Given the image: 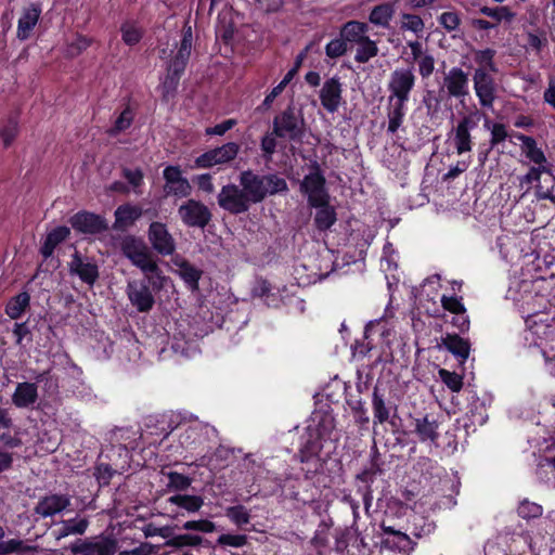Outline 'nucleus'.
<instances>
[{
	"mask_svg": "<svg viewBox=\"0 0 555 555\" xmlns=\"http://www.w3.org/2000/svg\"><path fill=\"white\" fill-rule=\"evenodd\" d=\"M346 403L351 410L356 425L360 429H369L370 416L367 414V409L365 408V402L362 398L360 396L348 395Z\"/></svg>",
	"mask_w": 555,
	"mask_h": 555,
	"instance_id": "2f4dec72",
	"label": "nucleus"
},
{
	"mask_svg": "<svg viewBox=\"0 0 555 555\" xmlns=\"http://www.w3.org/2000/svg\"><path fill=\"white\" fill-rule=\"evenodd\" d=\"M192 29L186 26L183 29V36L173 60L169 63L170 72L183 73L192 51Z\"/></svg>",
	"mask_w": 555,
	"mask_h": 555,
	"instance_id": "393cba45",
	"label": "nucleus"
},
{
	"mask_svg": "<svg viewBox=\"0 0 555 555\" xmlns=\"http://www.w3.org/2000/svg\"><path fill=\"white\" fill-rule=\"evenodd\" d=\"M176 428L177 422L172 414L150 415L145 421V430L141 437L149 446L160 444Z\"/></svg>",
	"mask_w": 555,
	"mask_h": 555,
	"instance_id": "6e6552de",
	"label": "nucleus"
},
{
	"mask_svg": "<svg viewBox=\"0 0 555 555\" xmlns=\"http://www.w3.org/2000/svg\"><path fill=\"white\" fill-rule=\"evenodd\" d=\"M371 405L373 412V425L389 424L397 426L398 404L386 393V389L375 385L372 391Z\"/></svg>",
	"mask_w": 555,
	"mask_h": 555,
	"instance_id": "423d86ee",
	"label": "nucleus"
},
{
	"mask_svg": "<svg viewBox=\"0 0 555 555\" xmlns=\"http://www.w3.org/2000/svg\"><path fill=\"white\" fill-rule=\"evenodd\" d=\"M165 546L182 550L184 547L210 546V542L198 533H180L165 542Z\"/></svg>",
	"mask_w": 555,
	"mask_h": 555,
	"instance_id": "473e14b6",
	"label": "nucleus"
},
{
	"mask_svg": "<svg viewBox=\"0 0 555 555\" xmlns=\"http://www.w3.org/2000/svg\"><path fill=\"white\" fill-rule=\"evenodd\" d=\"M147 238L152 248L160 256H171L175 254L177 245L173 236L168 231L165 223L153 221L147 229Z\"/></svg>",
	"mask_w": 555,
	"mask_h": 555,
	"instance_id": "f8f14e48",
	"label": "nucleus"
},
{
	"mask_svg": "<svg viewBox=\"0 0 555 555\" xmlns=\"http://www.w3.org/2000/svg\"><path fill=\"white\" fill-rule=\"evenodd\" d=\"M305 128L304 116L294 106H288L273 120V132L280 139H299L305 134Z\"/></svg>",
	"mask_w": 555,
	"mask_h": 555,
	"instance_id": "39448f33",
	"label": "nucleus"
},
{
	"mask_svg": "<svg viewBox=\"0 0 555 555\" xmlns=\"http://www.w3.org/2000/svg\"><path fill=\"white\" fill-rule=\"evenodd\" d=\"M211 428L201 422H192L179 434L182 449L191 453H202L207 448Z\"/></svg>",
	"mask_w": 555,
	"mask_h": 555,
	"instance_id": "1a4fd4ad",
	"label": "nucleus"
},
{
	"mask_svg": "<svg viewBox=\"0 0 555 555\" xmlns=\"http://www.w3.org/2000/svg\"><path fill=\"white\" fill-rule=\"evenodd\" d=\"M300 193L307 196L309 206H320L324 198H331L326 189V179L318 163H313L311 170L299 184Z\"/></svg>",
	"mask_w": 555,
	"mask_h": 555,
	"instance_id": "20e7f679",
	"label": "nucleus"
},
{
	"mask_svg": "<svg viewBox=\"0 0 555 555\" xmlns=\"http://www.w3.org/2000/svg\"><path fill=\"white\" fill-rule=\"evenodd\" d=\"M263 185L267 195H275L278 193H283L288 190L286 180L274 173L263 176Z\"/></svg>",
	"mask_w": 555,
	"mask_h": 555,
	"instance_id": "de8ad7c7",
	"label": "nucleus"
},
{
	"mask_svg": "<svg viewBox=\"0 0 555 555\" xmlns=\"http://www.w3.org/2000/svg\"><path fill=\"white\" fill-rule=\"evenodd\" d=\"M395 14V4L385 2L374 7L370 13L369 21L383 28H387Z\"/></svg>",
	"mask_w": 555,
	"mask_h": 555,
	"instance_id": "c9c22d12",
	"label": "nucleus"
},
{
	"mask_svg": "<svg viewBox=\"0 0 555 555\" xmlns=\"http://www.w3.org/2000/svg\"><path fill=\"white\" fill-rule=\"evenodd\" d=\"M238 149L240 146L234 141H228L222 146L217 147L216 151L220 152V154L216 156L218 164H224L232 160L236 156Z\"/></svg>",
	"mask_w": 555,
	"mask_h": 555,
	"instance_id": "052dcab7",
	"label": "nucleus"
},
{
	"mask_svg": "<svg viewBox=\"0 0 555 555\" xmlns=\"http://www.w3.org/2000/svg\"><path fill=\"white\" fill-rule=\"evenodd\" d=\"M225 515L237 527H243L250 521L249 512L241 504L228 507Z\"/></svg>",
	"mask_w": 555,
	"mask_h": 555,
	"instance_id": "09e8293b",
	"label": "nucleus"
},
{
	"mask_svg": "<svg viewBox=\"0 0 555 555\" xmlns=\"http://www.w3.org/2000/svg\"><path fill=\"white\" fill-rule=\"evenodd\" d=\"M438 22L447 31H453L459 28L461 18L456 12L448 11L439 16Z\"/></svg>",
	"mask_w": 555,
	"mask_h": 555,
	"instance_id": "69168bd1",
	"label": "nucleus"
},
{
	"mask_svg": "<svg viewBox=\"0 0 555 555\" xmlns=\"http://www.w3.org/2000/svg\"><path fill=\"white\" fill-rule=\"evenodd\" d=\"M119 249L121 255L144 274H153L158 280L166 279L157 262L153 259L149 246L141 237L133 234L125 235L119 242Z\"/></svg>",
	"mask_w": 555,
	"mask_h": 555,
	"instance_id": "f03ea898",
	"label": "nucleus"
},
{
	"mask_svg": "<svg viewBox=\"0 0 555 555\" xmlns=\"http://www.w3.org/2000/svg\"><path fill=\"white\" fill-rule=\"evenodd\" d=\"M41 14L39 4L31 3L25 8L17 23L16 36L20 40H27L34 27L37 25Z\"/></svg>",
	"mask_w": 555,
	"mask_h": 555,
	"instance_id": "a878e982",
	"label": "nucleus"
},
{
	"mask_svg": "<svg viewBox=\"0 0 555 555\" xmlns=\"http://www.w3.org/2000/svg\"><path fill=\"white\" fill-rule=\"evenodd\" d=\"M331 198H324V203L320 206H311L315 208L314 215V225L321 231H327L331 229L337 221V212L334 206L330 204Z\"/></svg>",
	"mask_w": 555,
	"mask_h": 555,
	"instance_id": "cd10ccee",
	"label": "nucleus"
},
{
	"mask_svg": "<svg viewBox=\"0 0 555 555\" xmlns=\"http://www.w3.org/2000/svg\"><path fill=\"white\" fill-rule=\"evenodd\" d=\"M165 192L168 195H175L182 198L191 195L192 186L186 178L181 177L179 182L165 184Z\"/></svg>",
	"mask_w": 555,
	"mask_h": 555,
	"instance_id": "3c124183",
	"label": "nucleus"
},
{
	"mask_svg": "<svg viewBox=\"0 0 555 555\" xmlns=\"http://www.w3.org/2000/svg\"><path fill=\"white\" fill-rule=\"evenodd\" d=\"M168 73L162 83V89L165 98L172 95L178 87L180 76L182 73L170 72V66L167 68Z\"/></svg>",
	"mask_w": 555,
	"mask_h": 555,
	"instance_id": "e2e57ef3",
	"label": "nucleus"
},
{
	"mask_svg": "<svg viewBox=\"0 0 555 555\" xmlns=\"http://www.w3.org/2000/svg\"><path fill=\"white\" fill-rule=\"evenodd\" d=\"M168 503L176 505L188 513H196L204 505V500L199 495L175 494L168 498Z\"/></svg>",
	"mask_w": 555,
	"mask_h": 555,
	"instance_id": "e433bc0d",
	"label": "nucleus"
},
{
	"mask_svg": "<svg viewBox=\"0 0 555 555\" xmlns=\"http://www.w3.org/2000/svg\"><path fill=\"white\" fill-rule=\"evenodd\" d=\"M339 435L332 410L314 411L299 437L298 457L302 464H311L306 469V478L319 474L327 457L336 449Z\"/></svg>",
	"mask_w": 555,
	"mask_h": 555,
	"instance_id": "f257e3e1",
	"label": "nucleus"
},
{
	"mask_svg": "<svg viewBox=\"0 0 555 555\" xmlns=\"http://www.w3.org/2000/svg\"><path fill=\"white\" fill-rule=\"evenodd\" d=\"M553 168L551 167H547V166H537V167H531L528 172L521 178V183H525V184H533V183H540V179H541V175L542 173H547L550 176L553 177V179H555L554 175H553Z\"/></svg>",
	"mask_w": 555,
	"mask_h": 555,
	"instance_id": "13d9d810",
	"label": "nucleus"
},
{
	"mask_svg": "<svg viewBox=\"0 0 555 555\" xmlns=\"http://www.w3.org/2000/svg\"><path fill=\"white\" fill-rule=\"evenodd\" d=\"M378 53V48L375 41L371 40L369 37L358 43L357 52L354 55V60L358 63H366L372 57L376 56Z\"/></svg>",
	"mask_w": 555,
	"mask_h": 555,
	"instance_id": "a18cd8bd",
	"label": "nucleus"
},
{
	"mask_svg": "<svg viewBox=\"0 0 555 555\" xmlns=\"http://www.w3.org/2000/svg\"><path fill=\"white\" fill-rule=\"evenodd\" d=\"M367 24L358 21H350L344 25L341 36L347 41L359 43L367 38Z\"/></svg>",
	"mask_w": 555,
	"mask_h": 555,
	"instance_id": "58836bf2",
	"label": "nucleus"
},
{
	"mask_svg": "<svg viewBox=\"0 0 555 555\" xmlns=\"http://www.w3.org/2000/svg\"><path fill=\"white\" fill-rule=\"evenodd\" d=\"M405 115V105L389 103L387 134L393 135L400 128Z\"/></svg>",
	"mask_w": 555,
	"mask_h": 555,
	"instance_id": "37998d69",
	"label": "nucleus"
},
{
	"mask_svg": "<svg viewBox=\"0 0 555 555\" xmlns=\"http://www.w3.org/2000/svg\"><path fill=\"white\" fill-rule=\"evenodd\" d=\"M178 216L188 228L204 230L211 221L210 209L201 201L190 198L178 208Z\"/></svg>",
	"mask_w": 555,
	"mask_h": 555,
	"instance_id": "9d476101",
	"label": "nucleus"
},
{
	"mask_svg": "<svg viewBox=\"0 0 555 555\" xmlns=\"http://www.w3.org/2000/svg\"><path fill=\"white\" fill-rule=\"evenodd\" d=\"M70 234V230L66 225H59L52 229L46 236L40 246V254L44 259L50 258L57 245L64 242Z\"/></svg>",
	"mask_w": 555,
	"mask_h": 555,
	"instance_id": "c85d7f7f",
	"label": "nucleus"
},
{
	"mask_svg": "<svg viewBox=\"0 0 555 555\" xmlns=\"http://www.w3.org/2000/svg\"><path fill=\"white\" fill-rule=\"evenodd\" d=\"M481 119H485V126L490 129V121L477 109L466 115L455 128V139H469L470 130L476 128Z\"/></svg>",
	"mask_w": 555,
	"mask_h": 555,
	"instance_id": "72a5a7b5",
	"label": "nucleus"
},
{
	"mask_svg": "<svg viewBox=\"0 0 555 555\" xmlns=\"http://www.w3.org/2000/svg\"><path fill=\"white\" fill-rule=\"evenodd\" d=\"M74 555H114L117 551L116 540L100 537L98 540H77L70 545Z\"/></svg>",
	"mask_w": 555,
	"mask_h": 555,
	"instance_id": "4468645a",
	"label": "nucleus"
},
{
	"mask_svg": "<svg viewBox=\"0 0 555 555\" xmlns=\"http://www.w3.org/2000/svg\"><path fill=\"white\" fill-rule=\"evenodd\" d=\"M414 434L417 436L420 442H430L434 444L438 443L439 435V423L433 414H425L421 417L413 420Z\"/></svg>",
	"mask_w": 555,
	"mask_h": 555,
	"instance_id": "f3484780",
	"label": "nucleus"
},
{
	"mask_svg": "<svg viewBox=\"0 0 555 555\" xmlns=\"http://www.w3.org/2000/svg\"><path fill=\"white\" fill-rule=\"evenodd\" d=\"M172 262L177 267V274L183 281L186 288L192 293L198 292L199 280L202 279L204 271L180 256L173 258Z\"/></svg>",
	"mask_w": 555,
	"mask_h": 555,
	"instance_id": "dca6fc26",
	"label": "nucleus"
},
{
	"mask_svg": "<svg viewBox=\"0 0 555 555\" xmlns=\"http://www.w3.org/2000/svg\"><path fill=\"white\" fill-rule=\"evenodd\" d=\"M217 543L222 546L242 547L247 544L245 534L224 533L219 535Z\"/></svg>",
	"mask_w": 555,
	"mask_h": 555,
	"instance_id": "338daca9",
	"label": "nucleus"
},
{
	"mask_svg": "<svg viewBox=\"0 0 555 555\" xmlns=\"http://www.w3.org/2000/svg\"><path fill=\"white\" fill-rule=\"evenodd\" d=\"M134 112L130 105H127L118 117L115 119L113 127L109 130L111 135H117L128 129L133 120Z\"/></svg>",
	"mask_w": 555,
	"mask_h": 555,
	"instance_id": "49530a36",
	"label": "nucleus"
},
{
	"mask_svg": "<svg viewBox=\"0 0 555 555\" xmlns=\"http://www.w3.org/2000/svg\"><path fill=\"white\" fill-rule=\"evenodd\" d=\"M439 376L443 384L452 391L459 392L463 387V377L455 373L450 372L446 369L439 370Z\"/></svg>",
	"mask_w": 555,
	"mask_h": 555,
	"instance_id": "5fc2aeb1",
	"label": "nucleus"
},
{
	"mask_svg": "<svg viewBox=\"0 0 555 555\" xmlns=\"http://www.w3.org/2000/svg\"><path fill=\"white\" fill-rule=\"evenodd\" d=\"M89 526V520L87 518H72L67 520H63V527L60 530H54L53 534L56 540H61L69 534H79L82 535Z\"/></svg>",
	"mask_w": 555,
	"mask_h": 555,
	"instance_id": "4c0bfd02",
	"label": "nucleus"
},
{
	"mask_svg": "<svg viewBox=\"0 0 555 555\" xmlns=\"http://www.w3.org/2000/svg\"><path fill=\"white\" fill-rule=\"evenodd\" d=\"M72 228L81 234L96 235L108 230L107 220L98 214L80 210L69 218Z\"/></svg>",
	"mask_w": 555,
	"mask_h": 555,
	"instance_id": "9b49d317",
	"label": "nucleus"
},
{
	"mask_svg": "<svg viewBox=\"0 0 555 555\" xmlns=\"http://www.w3.org/2000/svg\"><path fill=\"white\" fill-rule=\"evenodd\" d=\"M122 177L131 184L133 188H139L143 184V171L140 168L130 169L122 168Z\"/></svg>",
	"mask_w": 555,
	"mask_h": 555,
	"instance_id": "774afa93",
	"label": "nucleus"
},
{
	"mask_svg": "<svg viewBox=\"0 0 555 555\" xmlns=\"http://www.w3.org/2000/svg\"><path fill=\"white\" fill-rule=\"evenodd\" d=\"M35 547L25 545L22 540L10 539L8 541H0V555H8L15 552H31Z\"/></svg>",
	"mask_w": 555,
	"mask_h": 555,
	"instance_id": "6e6d98bb",
	"label": "nucleus"
},
{
	"mask_svg": "<svg viewBox=\"0 0 555 555\" xmlns=\"http://www.w3.org/2000/svg\"><path fill=\"white\" fill-rule=\"evenodd\" d=\"M401 28L420 37L424 33L425 25L420 16L406 13L402 15Z\"/></svg>",
	"mask_w": 555,
	"mask_h": 555,
	"instance_id": "864d4df0",
	"label": "nucleus"
},
{
	"mask_svg": "<svg viewBox=\"0 0 555 555\" xmlns=\"http://www.w3.org/2000/svg\"><path fill=\"white\" fill-rule=\"evenodd\" d=\"M164 281L165 280H158L153 274H146V279L129 282L127 294L131 305L135 307L139 312H150L155 305L151 286L154 289L160 291L164 286Z\"/></svg>",
	"mask_w": 555,
	"mask_h": 555,
	"instance_id": "7ed1b4c3",
	"label": "nucleus"
},
{
	"mask_svg": "<svg viewBox=\"0 0 555 555\" xmlns=\"http://www.w3.org/2000/svg\"><path fill=\"white\" fill-rule=\"evenodd\" d=\"M30 307V295L27 292H21L10 298L7 302L4 311L12 320H18Z\"/></svg>",
	"mask_w": 555,
	"mask_h": 555,
	"instance_id": "f704fd0d",
	"label": "nucleus"
},
{
	"mask_svg": "<svg viewBox=\"0 0 555 555\" xmlns=\"http://www.w3.org/2000/svg\"><path fill=\"white\" fill-rule=\"evenodd\" d=\"M240 182L250 202L260 203L266 198L267 192L264 191L263 176L256 175L250 170L243 171Z\"/></svg>",
	"mask_w": 555,
	"mask_h": 555,
	"instance_id": "412c9836",
	"label": "nucleus"
},
{
	"mask_svg": "<svg viewBox=\"0 0 555 555\" xmlns=\"http://www.w3.org/2000/svg\"><path fill=\"white\" fill-rule=\"evenodd\" d=\"M70 499L65 494H50L41 498L35 507V513L42 517H51L66 509Z\"/></svg>",
	"mask_w": 555,
	"mask_h": 555,
	"instance_id": "4be33fe9",
	"label": "nucleus"
},
{
	"mask_svg": "<svg viewBox=\"0 0 555 555\" xmlns=\"http://www.w3.org/2000/svg\"><path fill=\"white\" fill-rule=\"evenodd\" d=\"M480 12L486 16L495 18L498 22H500L502 20L511 21L515 16V14L507 7H499V8L482 7V8H480Z\"/></svg>",
	"mask_w": 555,
	"mask_h": 555,
	"instance_id": "680f3d73",
	"label": "nucleus"
},
{
	"mask_svg": "<svg viewBox=\"0 0 555 555\" xmlns=\"http://www.w3.org/2000/svg\"><path fill=\"white\" fill-rule=\"evenodd\" d=\"M69 270L76 274L83 283L92 286L99 279V267L93 261H85L79 251H75L72 256Z\"/></svg>",
	"mask_w": 555,
	"mask_h": 555,
	"instance_id": "6ab92c4d",
	"label": "nucleus"
},
{
	"mask_svg": "<svg viewBox=\"0 0 555 555\" xmlns=\"http://www.w3.org/2000/svg\"><path fill=\"white\" fill-rule=\"evenodd\" d=\"M115 474L116 470L106 463H99L94 467V477L96 478L100 487L108 486Z\"/></svg>",
	"mask_w": 555,
	"mask_h": 555,
	"instance_id": "4d7b16f0",
	"label": "nucleus"
},
{
	"mask_svg": "<svg viewBox=\"0 0 555 555\" xmlns=\"http://www.w3.org/2000/svg\"><path fill=\"white\" fill-rule=\"evenodd\" d=\"M436 528L435 521L426 516L416 515L412 518L411 534L417 539L429 537Z\"/></svg>",
	"mask_w": 555,
	"mask_h": 555,
	"instance_id": "a19ab883",
	"label": "nucleus"
},
{
	"mask_svg": "<svg viewBox=\"0 0 555 555\" xmlns=\"http://www.w3.org/2000/svg\"><path fill=\"white\" fill-rule=\"evenodd\" d=\"M120 31L122 41L128 46L137 44L143 36L142 28L132 21L125 22L120 27Z\"/></svg>",
	"mask_w": 555,
	"mask_h": 555,
	"instance_id": "c03bdc74",
	"label": "nucleus"
},
{
	"mask_svg": "<svg viewBox=\"0 0 555 555\" xmlns=\"http://www.w3.org/2000/svg\"><path fill=\"white\" fill-rule=\"evenodd\" d=\"M442 308L452 314H459V312H466V308L462 301V297L446 296L441 297Z\"/></svg>",
	"mask_w": 555,
	"mask_h": 555,
	"instance_id": "0e129e2a",
	"label": "nucleus"
},
{
	"mask_svg": "<svg viewBox=\"0 0 555 555\" xmlns=\"http://www.w3.org/2000/svg\"><path fill=\"white\" fill-rule=\"evenodd\" d=\"M443 88L453 98H465L468 94V76L460 67H452L443 78Z\"/></svg>",
	"mask_w": 555,
	"mask_h": 555,
	"instance_id": "a211bd4d",
	"label": "nucleus"
},
{
	"mask_svg": "<svg viewBox=\"0 0 555 555\" xmlns=\"http://www.w3.org/2000/svg\"><path fill=\"white\" fill-rule=\"evenodd\" d=\"M473 80L480 105L485 108H492L495 100V85L492 76L486 69L477 68Z\"/></svg>",
	"mask_w": 555,
	"mask_h": 555,
	"instance_id": "2eb2a0df",
	"label": "nucleus"
},
{
	"mask_svg": "<svg viewBox=\"0 0 555 555\" xmlns=\"http://www.w3.org/2000/svg\"><path fill=\"white\" fill-rule=\"evenodd\" d=\"M181 529L185 531L211 533L216 531V524L209 519L188 520L182 524Z\"/></svg>",
	"mask_w": 555,
	"mask_h": 555,
	"instance_id": "603ef678",
	"label": "nucleus"
},
{
	"mask_svg": "<svg viewBox=\"0 0 555 555\" xmlns=\"http://www.w3.org/2000/svg\"><path fill=\"white\" fill-rule=\"evenodd\" d=\"M341 92V83L337 78H330L323 83L320 90V100L328 113L338 111L343 100Z\"/></svg>",
	"mask_w": 555,
	"mask_h": 555,
	"instance_id": "aec40b11",
	"label": "nucleus"
},
{
	"mask_svg": "<svg viewBox=\"0 0 555 555\" xmlns=\"http://www.w3.org/2000/svg\"><path fill=\"white\" fill-rule=\"evenodd\" d=\"M521 151L525 154L526 158L529 162L538 165V166H547L554 169V165L548 162L545 157V154L541 147L537 146V141H521Z\"/></svg>",
	"mask_w": 555,
	"mask_h": 555,
	"instance_id": "ea45409f",
	"label": "nucleus"
},
{
	"mask_svg": "<svg viewBox=\"0 0 555 555\" xmlns=\"http://www.w3.org/2000/svg\"><path fill=\"white\" fill-rule=\"evenodd\" d=\"M543 513V508L540 504L524 500L517 507V514L522 519H534L539 518Z\"/></svg>",
	"mask_w": 555,
	"mask_h": 555,
	"instance_id": "8fccbe9b",
	"label": "nucleus"
},
{
	"mask_svg": "<svg viewBox=\"0 0 555 555\" xmlns=\"http://www.w3.org/2000/svg\"><path fill=\"white\" fill-rule=\"evenodd\" d=\"M382 530L385 534L393 535V546L400 552L408 553L414 550L416 543L406 533L395 530L392 527L385 526L384 524L382 525Z\"/></svg>",
	"mask_w": 555,
	"mask_h": 555,
	"instance_id": "79ce46f5",
	"label": "nucleus"
},
{
	"mask_svg": "<svg viewBox=\"0 0 555 555\" xmlns=\"http://www.w3.org/2000/svg\"><path fill=\"white\" fill-rule=\"evenodd\" d=\"M142 214L143 210L138 205L122 204L118 206L114 212L113 229L115 231H126L142 217Z\"/></svg>",
	"mask_w": 555,
	"mask_h": 555,
	"instance_id": "5701e85b",
	"label": "nucleus"
},
{
	"mask_svg": "<svg viewBox=\"0 0 555 555\" xmlns=\"http://www.w3.org/2000/svg\"><path fill=\"white\" fill-rule=\"evenodd\" d=\"M383 160L389 169L397 170L408 163V149L400 141H386Z\"/></svg>",
	"mask_w": 555,
	"mask_h": 555,
	"instance_id": "bb28decb",
	"label": "nucleus"
},
{
	"mask_svg": "<svg viewBox=\"0 0 555 555\" xmlns=\"http://www.w3.org/2000/svg\"><path fill=\"white\" fill-rule=\"evenodd\" d=\"M168 477V487L175 489L177 491L186 490L192 482V479L183 474L178 472H170L167 474Z\"/></svg>",
	"mask_w": 555,
	"mask_h": 555,
	"instance_id": "bf43d9fd",
	"label": "nucleus"
},
{
	"mask_svg": "<svg viewBox=\"0 0 555 555\" xmlns=\"http://www.w3.org/2000/svg\"><path fill=\"white\" fill-rule=\"evenodd\" d=\"M383 474L382 464L379 462V454L377 449L371 459L370 466L365 467L361 473L356 476V479L365 486L364 500L367 501V495L371 492V486L377 476Z\"/></svg>",
	"mask_w": 555,
	"mask_h": 555,
	"instance_id": "c756f323",
	"label": "nucleus"
},
{
	"mask_svg": "<svg viewBox=\"0 0 555 555\" xmlns=\"http://www.w3.org/2000/svg\"><path fill=\"white\" fill-rule=\"evenodd\" d=\"M415 85V75L412 68H396L389 76L387 83L389 103L405 105Z\"/></svg>",
	"mask_w": 555,
	"mask_h": 555,
	"instance_id": "0eeeda50",
	"label": "nucleus"
},
{
	"mask_svg": "<svg viewBox=\"0 0 555 555\" xmlns=\"http://www.w3.org/2000/svg\"><path fill=\"white\" fill-rule=\"evenodd\" d=\"M38 386L35 383H17L11 397L12 404L17 409H27L33 406L38 400Z\"/></svg>",
	"mask_w": 555,
	"mask_h": 555,
	"instance_id": "b1692460",
	"label": "nucleus"
},
{
	"mask_svg": "<svg viewBox=\"0 0 555 555\" xmlns=\"http://www.w3.org/2000/svg\"><path fill=\"white\" fill-rule=\"evenodd\" d=\"M443 347L461 361H466L469 357L470 344L459 334H447L442 338Z\"/></svg>",
	"mask_w": 555,
	"mask_h": 555,
	"instance_id": "7c9ffc66",
	"label": "nucleus"
},
{
	"mask_svg": "<svg viewBox=\"0 0 555 555\" xmlns=\"http://www.w3.org/2000/svg\"><path fill=\"white\" fill-rule=\"evenodd\" d=\"M249 197L235 184L224 185L219 195V206L232 215H240L249 209Z\"/></svg>",
	"mask_w": 555,
	"mask_h": 555,
	"instance_id": "ddd939ff",
	"label": "nucleus"
}]
</instances>
